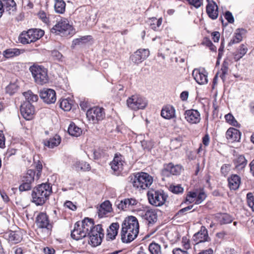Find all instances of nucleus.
<instances>
[{"label": "nucleus", "mask_w": 254, "mask_h": 254, "mask_svg": "<svg viewBox=\"0 0 254 254\" xmlns=\"http://www.w3.org/2000/svg\"><path fill=\"white\" fill-rule=\"evenodd\" d=\"M230 189L233 190H237L241 183V178L237 175H233L228 179Z\"/></svg>", "instance_id": "26"}, {"label": "nucleus", "mask_w": 254, "mask_h": 254, "mask_svg": "<svg viewBox=\"0 0 254 254\" xmlns=\"http://www.w3.org/2000/svg\"><path fill=\"white\" fill-rule=\"evenodd\" d=\"M38 16L44 23H47L49 22L48 17L47 16V14L44 11H39Z\"/></svg>", "instance_id": "53"}, {"label": "nucleus", "mask_w": 254, "mask_h": 254, "mask_svg": "<svg viewBox=\"0 0 254 254\" xmlns=\"http://www.w3.org/2000/svg\"><path fill=\"white\" fill-rule=\"evenodd\" d=\"M206 12L212 19H215L218 16V6L213 0H206Z\"/></svg>", "instance_id": "20"}, {"label": "nucleus", "mask_w": 254, "mask_h": 254, "mask_svg": "<svg viewBox=\"0 0 254 254\" xmlns=\"http://www.w3.org/2000/svg\"><path fill=\"white\" fill-rule=\"evenodd\" d=\"M94 223L91 219L85 218L82 222H77L71 231V237L77 241L85 237L89 230L93 228Z\"/></svg>", "instance_id": "3"}, {"label": "nucleus", "mask_w": 254, "mask_h": 254, "mask_svg": "<svg viewBox=\"0 0 254 254\" xmlns=\"http://www.w3.org/2000/svg\"><path fill=\"white\" fill-rule=\"evenodd\" d=\"M36 224L39 228H46L49 230L52 227V225L49 223L48 216L44 212H41L37 216Z\"/></svg>", "instance_id": "19"}, {"label": "nucleus", "mask_w": 254, "mask_h": 254, "mask_svg": "<svg viewBox=\"0 0 254 254\" xmlns=\"http://www.w3.org/2000/svg\"><path fill=\"white\" fill-rule=\"evenodd\" d=\"M196 197V195L194 192H190L186 196V201L189 203L195 202Z\"/></svg>", "instance_id": "48"}, {"label": "nucleus", "mask_w": 254, "mask_h": 254, "mask_svg": "<svg viewBox=\"0 0 254 254\" xmlns=\"http://www.w3.org/2000/svg\"><path fill=\"white\" fill-rule=\"evenodd\" d=\"M153 181L151 176L146 173L139 172L134 175L132 184L134 188L145 190L152 185Z\"/></svg>", "instance_id": "4"}, {"label": "nucleus", "mask_w": 254, "mask_h": 254, "mask_svg": "<svg viewBox=\"0 0 254 254\" xmlns=\"http://www.w3.org/2000/svg\"><path fill=\"white\" fill-rule=\"evenodd\" d=\"M60 107L64 111H68L71 108V103L68 99H64L61 101Z\"/></svg>", "instance_id": "42"}, {"label": "nucleus", "mask_w": 254, "mask_h": 254, "mask_svg": "<svg viewBox=\"0 0 254 254\" xmlns=\"http://www.w3.org/2000/svg\"><path fill=\"white\" fill-rule=\"evenodd\" d=\"M24 7L27 9H30L33 8L34 4L30 0H25L23 1Z\"/></svg>", "instance_id": "56"}, {"label": "nucleus", "mask_w": 254, "mask_h": 254, "mask_svg": "<svg viewBox=\"0 0 254 254\" xmlns=\"http://www.w3.org/2000/svg\"><path fill=\"white\" fill-rule=\"evenodd\" d=\"M162 22L161 18L157 19L155 17H152L148 20V23L150 28L154 31L158 30L159 27L161 26Z\"/></svg>", "instance_id": "34"}, {"label": "nucleus", "mask_w": 254, "mask_h": 254, "mask_svg": "<svg viewBox=\"0 0 254 254\" xmlns=\"http://www.w3.org/2000/svg\"><path fill=\"white\" fill-rule=\"evenodd\" d=\"M16 90V87L14 84H9L6 87V92L10 95L13 94Z\"/></svg>", "instance_id": "51"}, {"label": "nucleus", "mask_w": 254, "mask_h": 254, "mask_svg": "<svg viewBox=\"0 0 254 254\" xmlns=\"http://www.w3.org/2000/svg\"><path fill=\"white\" fill-rule=\"evenodd\" d=\"M187 1L196 8H198L202 4V0H187Z\"/></svg>", "instance_id": "52"}, {"label": "nucleus", "mask_w": 254, "mask_h": 254, "mask_svg": "<svg viewBox=\"0 0 254 254\" xmlns=\"http://www.w3.org/2000/svg\"><path fill=\"white\" fill-rule=\"evenodd\" d=\"M31 183L23 180V183L19 187V190L23 191L30 190L31 189Z\"/></svg>", "instance_id": "47"}, {"label": "nucleus", "mask_w": 254, "mask_h": 254, "mask_svg": "<svg viewBox=\"0 0 254 254\" xmlns=\"http://www.w3.org/2000/svg\"><path fill=\"white\" fill-rule=\"evenodd\" d=\"M64 205L72 210H75L76 209V206L70 201H66L64 203Z\"/></svg>", "instance_id": "58"}, {"label": "nucleus", "mask_w": 254, "mask_h": 254, "mask_svg": "<svg viewBox=\"0 0 254 254\" xmlns=\"http://www.w3.org/2000/svg\"><path fill=\"white\" fill-rule=\"evenodd\" d=\"M61 137L59 135H56L53 138L44 141V145L49 148H53L59 145L61 142Z\"/></svg>", "instance_id": "32"}, {"label": "nucleus", "mask_w": 254, "mask_h": 254, "mask_svg": "<svg viewBox=\"0 0 254 254\" xmlns=\"http://www.w3.org/2000/svg\"><path fill=\"white\" fill-rule=\"evenodd\" d=\"M86 116L89 121L93 124L96 123L105 118L104 109L97 107L92 108L87 111Z\"/></svg>", "instance_id": "11"}, {"label": "nucleus", "mask_w": 254, "mask_h": 254, "mask_svg": "<svg viewBox=\"0 0 254 254\" xmlns=\"http://www.w3.org/2000/svg\"><path fill=\"white\" fill-rule=\"evenodd\" d=\"M23 53L22 50L16 48H10L4 50L3 52V56L6 58H11L18 56Z\"/></svg>", "instance_id": "31"}, {"label": "nucleus", "mask_w": 254, "mask_h": 254, "mask_svg": "<svg viewBox=\"0 0 254 254\" xmlns=\"http://www.w3.org/2000/svg\"><path fill=\"white\" fill-rule=\"evenodd\" d=\"M89 244L92 247H97L101 244L103 237H104L103 229L100 224L93 226V228L89 230Z\"/></svg>", "instance_id": "7"}, {"label": "nucleus", "mask_w": 254, "mask_h": 254, "mask_svg": "<svg viewBox=\"0 0 254 254\" xmlns=\"http://www.w3.org/2000/svg\"><path fill=\"white\" fill-rule=\"evenodd\" d=\"M192 205H190L181 209L178 211L177 214L179 215H182L186 212L190 210L192 208Z\"/></svg>", "instance_id": "61"}, {"label": "nucleus", "mask_w": 254, "mask_h": 254, "mask_svg": "<svg viewBox=\"0 0 254 254\" xmlns=\"http://www.w3.org/2000/svg\"><path fill=\"white\" fill-rule=\"evenodd\" d=\"M230 170V166L228 164H224L221 168V173L226 176Z\"/></svg>", "instance_id": "54"}, {"label": "nucleus", "mask_w": 254, "mask_h": 254, "mask_svg": "<svg viewBox=\"0 0 254 254\" xmlns=\"http://www.w3.org/2000/svg\"><path fill=\"white\" fill-rule=\"evenodd\" d=\"M44 35V31L39 29H31L27 31L22 32L19 40L23 44L34 42L40 39Z\"/></svg>", "instance_id": "5"}, {"label": "nucleus", "mask_w": 254, "mask_h": 254, "mask_svg": "<svg viewBox=\"0 0 254 254\" xmlns=\"http://www.w3.org/2000/svg\"><path fill=\"white\" fill-rule=\"evenodd\" d=\"M2 9L10 14L16 10V3L13 0H3Z\"/></svg>", "instance_id": "25"}, {"label": "nucleus", "mask_w": 254, "mask_h": 254, "mask_svg": "<svg viewBox=\"0 0 254 254\" xmlns=\"http://www.w3.org/2000/svg\"><path fill=\"white\" fill-rule=\"evenodd\" d=\"M54 7L57 12L63 13L65 11V3L63 0H55Z\"/></svg>", "instance_id": "36"}, {"label": "nucleus", "mask_w": 254, "mask_h": 254, "mask_svg": "<svg viewBox=\"0 0 254 254\" xmlns=\"http://www.w3.org/2000/svg\"><path fill=\"white\" fill-rule=\"evenodd\" d=\"M40 96L47 104L54 103L56 101V92L51 89L44 88L41 90Z\"/></svg>", "instance_id": "16"}, {"label": "nucleus", "mask_w": 254, "mask_h": 254, "mask_svg": "<svg viewBox=\"0 0 254 254\" xmlns=\"http://www.w3.org/2000/svg\"><path fill=\"white\" fill-rule=\"evenodd\" d=\"M116 204L119 209L126 210L128 209V198H125L121 201L116 202Z\"/></svg>", "instance_id": "41"}, {"label": "nucleus", "mask_w": 254, "mask_h": 254, "mask_svg": "<svg viewBox=\"0 0 254 254\" xmlns=\"http://www.w3.org/2000/svg\"><path fill=\"white\" fill-rule=\"evenodd\" d=\"M67 131L71 136L78 137L82 134V130L74 123H71L68 126Z\"/></svg>", "instance_id": "30"}, {"label": "nucleus", "mask_w": 254, "mask_h": 254, "mask_svg": "<svg viewBox=\"0 0 254 254\" xmlns=\"http://www.w3.org/2000/svg\"><path fill=\"white\" fill-rule=\"evenodd\" d=\"M125 164L124 156L120 154H116L113 161L110 163V166L114 172L119 174L123 171Z\"/></svg>", "instance_id": "12"}, {"label": "nucleus", "mask_w": 254, "mask_h": 254, "mask_svg": "<svg viewBox=\"0 0 254 254\" xmlns=\"http://www.w3.org/2000/svg\"><path fill=\"white\" fill-rule=\"evenodd\" d=\"M119 224L118 223H113L107 229V237L108 239L114 240L118 234Z\"/></svg>", "instance_id": "28"}, {"label": "nucleus", "mask_w": 254, "mask_h": 254, "mask_svg": "<svg viewBox=\"0 0 254 254\" xmlns=\"http://www.w3.org/2000/svg\"><path fill=\"white\" fill-rule=\"evenodd\" d=\"M20 112L24 119L30 120L33 117L35 109L31 103L25 102L21 105Z\"/></svg>", "instance_id": "15"}, {"label": "nucleus", "mask_w": 254, "mask_h": 254, "mask_svg": "<svg viewBox=\"0 0 254 254\" xmlns=\"http://www.w3.org/2000/svg\"><path fill=\"white\" fill-rule=\"evenodd\" d=\"M232 221L231 217L227 214H224L222 215L221 222L223 224L230 223Z\"/></svg>", "instance_id": "50"}, {"label": "nucleus", "mask_w": 254, "mask_h": 254, "mask_svg": "<svg viewBox=\"0 0 254 254\" xmlns=\"http://www.w3.org/2000/svg\"><path fill=\"white\" fill-rule=\"evenodd\" d=\"M185 116L187 122L191 124H198L201 120L200 113L196 110H187L185 112Z\"/></svg>", "instance_id": "17"}, {"label": "nucleus", "mask_w": 254, "mask_h": 254, "mask_svg": "<svg viewBox=\"0 0 254 254\" xmlns=\"http://www.w3.org/2000/svg\"><path fill=\"white\" fill-rule=\"evenodd\" d=\"M149 203L155 206L164 204L167 199L166 195L163 191L151 190L147 193Z\"/></svg>", "instance_id": "10"}, {"label": "nucleus", "mask_w": 254, "mask_h": 254, "mask_svg": "<svg viewBox=\"0 0 254 254\" xmlns=\"http://www.w3.org/2000/svg\"><path fill=\"white\" fill-rule=\"evenodd\" d=\"M35 172L33 170H28L23 180L32 183L34 182Z\"/></svg>", "instance_id": "40"}, {"label": "nucleus", "mask_w": 254, "mask_h": 254, "mask_svg": "<svg viewBox=\"0 0 254 254\" xmlns=\"http://www.w3.org/2000/svg\"><path fill=\"white\" fill-rule=\"evenodd\" d=\"M147 100L139 95L135 94L129 97L127 105L131 110L137 111L144 109L147 105Z\"/></svg>", "instance_id": "9"}, {"label": "nucleus", "mask_w": 254, "mask_h": 254, "mask_svg": "<svg viewBox=\"0 0 254 254\" xmlns=\"http://www.w3.org/2000/svg\"><path fill=\"white\" fill-rule=\"evenodd\" d=\"M183 246L186 250H189L190 248V241L187 238H183Z\"/></svg>", "instance_id": "63"}, {"label": "nucleus", "mask_w": 254, "mask_h": 254, "mask_svg": "<svg viewBox=\"0 0 254 254\" xmlns=\"http://www.w3.org/2000/svg\"><path fill=\"white\" fill-rule=\"evenodd\" d=\"M192 75L198 84L202 85L207 83V73L204 69L195 68L192 71Z\"/></svg>", "instance_id": "14"}, {"label": "nucleus", "mask_w": 254, "mask_h": 254, "mask_svg": "<svg viewBox=\"0 0 254 254\" xmlns=\"http://www.w3.org/2000/svg\"><path fill=\"white\" fill-rule=\"evenodd\" d=\"M93 155L95 159H98L103 155V152L100 149L95 150L93 152Z\"/></svg>", "instance_id": "59"}, {"label": "nucleus", "mask_w": 254, "mask_h": 254, "mask_svg": "<svg viewBox=\"0 0 254 254\" xmlns=\"http://www.w3.org/2000/svg\"><path fill=\"white\" fill-rule=\"evenodd\" d=\"M164 250H162L160 245L156 243H151L148 247V250L151 254H166L164 250L168 248V245L164 244L163 245Z\"/></svg>", "instance_id": "22"}, {"label": "nucleus", "mask_w": 254, "mask_h": 254, "mask_svg": "<svg viewBox=\"0 0 254 254\" xmlns=\"http://www.w3.org/2000/svg\"><path fill=\"white\" fill-rule=\"evenodd\" d=\"M173 254H189L187 251H183L180 248H176L173 251Z\"/></svg>", "instance_id": "60"}, {"label": "nucleus", "mask_w": 254, "mask_h": 254, "mask_svg": "<svg viewBox=\"0 0 254 254\" xmlns=\"http://www.w3.org/2000/svg\"><path fill=\"white\" fill-rule=\"evenodd\" d=\"M75 167L77 171H86L90 169V165L84 161H76L74 164Z\"/></svg>", "instance_id": "37"}, {"label": "nucleus", "mask_w": 254, "mask_h": 254, "mask_svg": "<svg viewBox=\"0 0 254 254\" xmlns=\"http://www.w3.org/2000/svg\"><path fill=\"white\" fill-rule=\"evenodd\" d=\"M170 190L174 193L179 194L182 193L184 191V189L180 185H171L170 186Z\"/></svg>", "instance_id": "46"}, {"label": "nucleus", "mask_w": 254, "mask_h": 254, "mask_svg": "<svg viewBox=\"0 0 254 254\" xmlns=\"http://www.w3.org/2000/svg\"><path fill=\"white\" fill-rule=\"evenodd\" d=\"M148 49H140L135 52L130 57V60L135 64H139L144 61L149 55Z\"/></svg>", "instance_id": "13"}, {"label": "nucleus", "mask_w": 254, "mask_h": 254, "mask_svg": "<svg viewBox=\"0 0 254 254\" xmlns=\"http://www.w3.org/2000/svg\"><path fill=\"white\" fill-rule=\"evenodd\" d=\"M137 203V201L132 198H128V209H131L133 206L136 205Z\"/></svg>", "instance_id": "57"}, {"label": "nucleus", "mask_w": 254, "mask_h": 254, "mask_svg": "<svg viewBox=\"0 0 254 254\" xmlns=\"http://www.w3.org/2000/svg\"><path fill=\"white\" fill-rule=\"evenodd\" d=\"M235 167L241 170L245 167L247 165V160L244 156H239L235 161Z\"/></svg>", "instance_id": "35"}, {"label": "nucleus", "mask_w": 254, "mask_h": 254, "mask_svg": "<svg viewBox=\"0 0 254 254\" xmlns=\"http://www.w3.org/2000/svg\"><path fill=\"white\" fill-rule=\"evenodd\" d=\"M224 17L230 23H233L234 21V19L232 14L229 11L226 12L224 15Z\"/></svg>", "instance_id": "55"}, {"label": "nucleus", "mask_w": 254, "mask_h": 254, "mask_svg": "<svg viewBox=\"0 0 254 254\" xmlns=\"http://www.w3.org/2000/svg\"><path fill=\"white\" fill-rule=\"evenodd\" d=\"M245 33L244 29H238L236 30L235 35L233 39L231 40L229 45H231L240 42L243 39V35Z\"/></svg>", "instance_id": "33"}, {"label": "nucleus", "mask_w": 254, "mask_h": 254, "mask_svg": "<svg viewBox=\"0 0 254 254\" xmlns=\"http://www.w3.org/2000/svg\"><path fill=\"white\" fill-rule=\"evenodd\" d=\"M247 200L248 205L254 211V196L251 192H249L247 194Z\"/></svg>", "instance_id": "45"}, {"label": "nucleus", "mask_w": 254, "mask_h": 254, "mask_svg": "<svg viewBox=\"0 0 254 254\" xmlns=\"http://www.w3.org/2000/svg\"><path fill=\"white\" fill-rule=\"evenodd\" d=\"M88 37H89V36H83L79 38L75 39L73 41L72 45L75 46L79 45L81 43H83L85 42V40H87Z\"/></svg>", "instance_id": "49"}, {"label": "nucleus", "mask_w": 254, "mask_h": 254, "mask_svg": "<svg viewBox=\"0 0 254 254\" xmlns=\"http://www.w3.org/2000/svg\"><path fill=\"white\" fill-rule=\"evenodd\" d=\"M29 70L37 84L43 85L48 82L47 70L44 66L34 64L30 67Z\"/></svg>", "instance_id": "6"}, {"label": "nucleus", "mask_w": 254, "mask_h": 254, "mask_svg": "<svg viewBox=\"0 0 254 254\" xmlns=\"http://www.w3.org/2000/svg\"><path fill=\"white\" fill-rule=\"evenodd\" d=\"M212 39L214 42H218L220 38V33L218 32H213L211 34Z\"/></svg>", "instance_id": "62"}, {"label": "nucleus", "mask_w": 254, "mask_h": 254, "mask_svg": "<svg viewBox=\"0 0 254 254\" xmlns=\"http://www.w3.org/2000/svg\"><path fill=\"white\" fill-rule=\"evenodd\" d=\"M194 192L196 195L195 201V203L196 204L201 203L205 199L206 197V194L203 191H199V192Z\"/></svg>", "instance_id": "43"}, {"label": "nucleus", "mask_w": 254, "mask_h": 254, "mask_svg": "<svg viewBox=\"0 0 254 254\" xmlns=\"http://www.w3.org/2000/svg\"><path fill=\"white\" fill-rule=\"evenodd\" d=\"M192 240L195 243V244L208 242L210 240L208 231L205 227H201L200 230L193 236Z\"/></svg>", "instance_id": "18"}, {"label": "nucleus", "mask_w": 254, "mask_h": 254, "mask_svg": "<svg viewBox=\"0 0 254 254\" xmlns=\"http://www.w3.org/2000/svg\"><path fill=\"white\" fill-rule=\"evenodd\" d=\"M182 170V168L179 165H174L172 163H169L165 166L163 170V173L166 174L167 173L173 175H177L180 174Z\"/></svg>", "instance_id": "24"}, {"label": "nucleus", "mask_w": 254, "mask_h": 254, "mask_svg": "<svg viewBox=\"0 0 254 254\" xmlns=\"http://www.w3.org/2000/svg\"><path fill=\"white\" fill-rule=\"evenodd\" d=\"M52 192V187L49 184L38 185L32 191L31 202L37 206L43 205L49 199Z\"/></svg>", "instance_id": "2"}, {"label": "nucleus", "mask_w": 254, "mask_h": 254, "mask_svg": "<svg viewBox=\"0 0 254 254\" xmlns=\"http://www.w3.org/2000/svg\"><path fill=\"white\" fill-rule=\"evenodd\" d=\"M51 32L62 36L72 35L74 31L67 20H62L58 22L51 29Z\"/></svg>", "instance_id": "8"}, {"label": "nucleus", "mask_w": 254, "mask_h": 254, "mask_svg": "<svg viewBox=\"0 0 254 254\" xmlns=\"http://www.w3.org/2000/svg\"><path fill=\"white\" fill-rule=\"evenodd\" d=\"M225 120L226 122L229 123L230 125L232 126L237 127L238 126V123L237 121L235 120L233 116L231 114H228L225 116Z\"/></svg>", "instance_id": "44"}, {"label": "nucleus", "mask_w": 254, "mask_h": 254, "mask_svg": "<svg viewBox=\"0 0 254 254\" xmlns=\"http://www.w3.org/2000/svg\"><path fill=\"white\" fill-rule=\"evenodd\" d=\"M43 252L45 254H54L55 250L52 248L46 247L44 249Z\"/></svg>", "instance_id": "64"}, {"label": "nucleus", "mask_w": 254, "mask_h": 254, "mask_svg": "<svg viewBox=\"0 0 254 254\" xmlns=\"http://www.w3.org/2000/svg\"><path fill=\"white\" fill-rule=\"evenodd\" d=\"M139 232V224L137 219L130 216L125 218L122 225L121 239L124 243L133 241Z\"/></svg>", "instance_id": "1"}, {"label": "nucleus", "mask_w": 254, "mask_h": 254, "mask_svg": "<svg viewBox=\"0 0 254 254\" xmlns=\"http://www.w3.org/2000/svg\"><path fill=\"white\" fill-rule=\"evenodd\" d=\"M23 95L25 97L27 102H36L38 99V97L37 95L34 94L31 91L23 93Z\"/></svg>", "instance_id": "38"}, {"label": "nucleus", "mask_w": 254, "mask_h": 254, "mask_svg": "<svg viewBox=\"0 0 254 254\" xmlns=\"http://www.w3.org/2000/svg\"><path fill=\"white\" fill-rule=\"evenodd\" d=\"M112 204L108 200L103 202L98 209V216L100 218L107 216V215L112 211Z\"/></svg>", "instance_id": "21"}, {"label": "nucleus", "mask_w": 254, "mask_h": 254, "mask_svg": "<svg viewBox=\"0 0 254 254\" xmlns=\"http://www.w3.org/2000/svg\"><path fill=\"white\" fill-rule=\"evenodd\" d=\"M248 50L247 46L244 44L241 45L238 50V53L235 55V58H237V60L240 59L246 54Z\"/></svg>", "instance_id": "39"}, {"label": "nucleus", "mask_w": 254, "mask_h": 254, "mask_svg": "<svg viewBox=\"0 0 254 254\" xmlns=\"http://www.w3.org/2000/svg\"><path fill=\"white\" fill-rule=\"evenodd\" d=\"M161 116L166 119H170L175 117V110L173 106H167L162 109Z\"/></svg>", "instance_id": "27"}, {"label": "nucleus", "mask_w": 254, "mask_h": 254, "mask_svg": "<svg viewBox=\"0 0 254 254\" xmlns=\"http://www.w3.org/2000/svg\"><path fill=\"white\" fill-rule=\"evenodd\" d=\"M226 136L231 142L238 141L240 139V132L236 128L230 127L226 131Z\"/></svg>", "instance_id": "23"}, {"label": "nucleus", "mask_w": 254, "mask_h": 254, "mask_svg": "<svg viewBox=\"0 0 254 254\" xmlns=\"http://www.w3.org/2000/svg\"><path fill=\"white\" fill-rule=\"evenodd\" d=\"M144 218L146 220L149 224L156 222L157 220V215L155 210L149 209L146 211L143 215Z\"/></svg>", "instance_id": "29"}]
</instances>
